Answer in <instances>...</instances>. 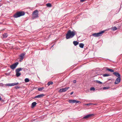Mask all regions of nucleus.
Segmentation results:
<instances>
[{
	"instance_id": "nucleus-3",
	"label": "nucleus",
	"mask_w": 122,
	"mask_h": 122,
	"mask_svg": "<svg viewBox=\"0 0 122 122\" xmlns=\"http://www.w3.org/2000/svg\"><path fill=\"white\" fill-rule=\"evenodd\" d=\"M39 17L38 12L37 10L34 11L32 14V18L34 19Z\"/></svg>"
},
{
	"instance_id": "nucleus-13",
	"label": "nucleus",
	"mask_w": 122,
	"mask_h": 122,
	"mask_svg": "<svg viewBox=\"0 0 122 122\" xmlns=\"http://www.w3.org/2000/svg\"><path fill=\"white\" fill-rule=\"evenodd\" d=\"M25 55V54L24 53L21 54L20 56V59L22 60L24 58V57Z\"/></svg>"
},
{
	"instance_id": "nucleus-35",
	"label": "nucleus",
	"mask_w": 122,
	"mask_h": 122,
	"mask_svg": "<svg viewBox=\"0 0 122 122\" xmlns=\"http://www.w3.org/2000/svg\"><path fill=\"white\" fill-rule=\"evenodd\" d=\"M0 101H2L3 100L2 99V98L1 97H0Z\"/></svg>"
},
{
	"instance_id": "nucleus-4",
	"label": "nucleus",
	"mask_w": 122,
	"mask_h": 122,
	"mask_svg": "<svg viewBox=\"0 0 122 122\" xmlns=\"http://www.w3.org/2000/svg\"><path fill=\"white\" fill-rule=\"evenodd\" d=\"M105 32L104 30L102 31L97 33H95L92 34V36L94 37H98L102 35V34Z\"/></svg>"
},
{
	"instance_id": "nucleus-7",
	"label": "nucleus",
	"mask_w": 122,
	"mask_h": 122,
	"mask_svg": "<svg viewBox=\"0 0 122 122\" xmlns=\"http://www.w3.org/2000/svg\"><path fill=\"white\" fill-rule=\"evenodd\" d=\"M68 102L71 103H81L80 101H77L76 100H69Z\"/></svg>"
},
{
	"instance_id": "nucleus-6",
	"label": "nucleus",
	"mask_w": 122,
	"mask_h": 122,
	"mask_svg": "<svg viewBox=\"0 0 122 122\" xmlns=\"http://www.w3.org/2000/svg\"><path fill=\"white\" fill-rule=\"evenodd\" d=\"M18 64L19 63L18 62H16L11 65L10 67L12 70H14L16 68Z\"/></svg>"
},
{
	"instance_id": "nucleus-32",
	"label": "nucleus",
	"mask_w": 122,
	"mask_h": 122,
	"mask_svg": "<svg viewBox=\"0 0 122 122\" xmlns=\"http://www.w3.org/2000/svg\"><path fill=\"white\" fill-rule=\"evenodd\" d=\"M73 82L74 83H76V80H74L73 81Z\"/></svg>"
},
{
	"instance_id": "nucleus-17",
	"label": "nucleus",
	"mask_w": 122,
	"mask_h": 122,
	"mask_svg": "<svg viewBox=\"0 0 122 122\" xmlns=\"http://www.w3.org/2000/svg\"><path fill=\"white\" fill-rule=\"evenodd\" d=\"M73 44L75 46H76L79 43V42L77 41H74L73 42Z\"/></svg>"
},
{
	"instance_id": "nucleus-29",
	"label": "nucleus",
	"mask_w": 122,
	"mask_h": 122,
	"mask_svg": "<svg viewBox=\"0 0 122 122\" xmlns=\"http://www.w3.org/2000/svg\"><path fill=\"white\" fill-rule=\"evenodd\" d=\"M20 88V87L18 86H16L15 87V88L16 89H18L19 88Z\"/></svg>"
},
{
	"instance_id": "nucleus-23",
	"label": "nucleus",
	"mask_w": 122,
	"mask_h": 122,
	"mask_svg": "<svg viewBox=\"0 0 122 122\" xmlns=\"http://www.w3.org/2000/svg\"><path fill=\"white\" fill-rule=\"evenodd\" d=\"M109 76H110V75L109 74H104L103 75V77H104Z\"/></svg>"
},
{
	"instance_id": "nucleus-34",
	"label": "nucleus",
	"mask_w": 122,
	"mask_h": 122,
	"mask_svg": "<svg viewBox=\"0 0 122 122\" xmlns=\"http://www.w3.org/2000/svg\"><path fill=\"white\" fill-rule=\"evenodd\" d=\"M73 92H71V93H70V95H72V94H73Z\"/></svg>"
},
{
	"instance_id": "nucleus-25",
	"label": "nucleus",
	"mask_w": 122,
	"mask_h": 122,
	"mask_svg": "<svg viewBox=\"0 0 122 122\" xmlns=\"http://www.w3.org/2000/svg\"><path fill=\"white\" fill-rule=\"evenodd\" d=\"M5 86H12L11 83H8L6 84H5Z\"/></svg>"
},
{
	"instance_id": "nucleus-15",
	"label": "nucleus",
	"mask_w": 122,
	"mask_h": 122,
	"mask_svg": "<svg viewBox=\"0 0 122 122\" xmlns=\"http://www.w3.org/2000/svg\"><path fill=\"white\" fill-rule=\"evenodd\" d=\"M37 103H36V102H33L31 104V107H34L36 105Z\"/></svg>"
},
{
	"instance_id": "nucleus-14",
	"label": "nucleus",
	"mask_w": 122,
	"mask_h": 122,
	"mask_svg": "<svg viewBox=\"0 0 122 122\" xmlns=\"http://www.w3.org/2000/svg\"><path fill=\"white\" fill-rule=\"evenodd\" d=\"M105 68L104 67V68ZM105 68L107 70H108L111 72H114V71L113 70L111 69H109L107 67H106Z\"/></svg>"
},
{
	"instance_id": "nucleus-19",
	"label": "nucleus",
	"mask_w": 122,
	"mask_h": 122,
	"mask_svg": "<svg viewBox=\"0 0 122 122\" xmlns=\"http://www.w3.org/2000/svg\"><path fill=\"white\" fill-rule=\"evenodd\" d=\"M19 84V83L18 82H15L13 83H11V85L12 86H14L15 85H18Z\"/></svg>"
},
{
	"instance_id": "nucleus-18",
	"label": "nucleus",
	"mask_w": 122,
	"mask_h": 122,
	"mask_svg": "<svg viewBox=\"0 0 122 122\" xmlns=\"http://www.w3.org/2000/svg\"><path fill=\"white\" fill-rule=\"evenodd\" d=\"M84 45L83 43H81L79 44V46L80 48H83L84 47Z\"/></svg>"
},
{
	"instance_id": "nucleus-5",
	"label": "nucleus",
	"mask_w": 122,
	"mask_h": 122,
	"mask_svg": "<svg viewBox=\"0 0 122 122\" xmlns=\"http://www.w3.org/2000/svg\"><path fill=\"white\" fill-rule=\"evenodd\" d=\"M22 68H18L15 70L16 76L17 77H19L21 75V73L19 72V71L22 70Z\"/></svg>"
},
{
	"instance_id": "nucleus-24",
	"label": "nucleus",
	"mask_w": 122,
	"mask_h": 122,
	"mask_svg": "<svg viewBox=\"0 0 122 122\" xmlns=\"http://www.w3.org/2000/svg\"><path fill=\"white\" fill-rule=\"evenodd\" d=\"M25 82H28L29 81V80L28 78H26L25 80Z\"/></svg>"
},
{
	"instance_id": "nucleus-30",
	"label": "nucleus",
	"mask_w": 122,
	"mask_h": 122,
	"mask_svg": "<svg viewBox=\"0 0 122 122\" xmlns=\"http://www.w3.org/2000/svg\"><path fill=\"white\" fill-rule=\"evenodd\" d=\"M103 89H108V87H103Z\"/></svg>"
},
{
	"instance_id": "nucleus-26",
	"label": "nucleus",
	"mask_w": 122,
	"mask_h": 122,
	"mask_svg": "<svg viewBox=\"0 0 122 122\" xmlns=\"http://www.w3.org/2000/svg\"><path fill=\"white\" fill-rule=\"evenodd\" d=\"M112 28L114 31L116 30L117 29V28L115 26H114L113 27H112Z\"/></svg>"
},
{
	"instance_id": "nucleus-27",
	"label": "nucleus",
	"mask_w": 122,
	"mask_h": 122,
	"mask_svg": "<svg viewBox=\"0 0 122 122\" xmlns=\"http://www.w3.org/2000/svg\"><path fill=\"white\" fill-rule=\"evenodd\" d=\"M96 81L97 83L99 84H102V82L100 81Z\"/></svg>"
},
{
	"instance_id": "nucleus-11",
	"label": "nucleus",
	"mask_w": 122,
	"mask_h": 122,
	"mask_svg": "<svg viewBox=\"0 0 122 122\" xmlns=\"http://www.w3.org/2000/svg\"><path fill=\"white\" fill-rule=\"evenodd\" d=\"M44 96V94H41L35 96L34 97V98L35 99L36 98H41Z\"/></svg>"
},
{
	"instance_id": "nucleus-22",
	"label": "nucleus",
	"mask_w": 122,
	"mask_h": 122,
	"mask_svg": "<svg viewBox=\"0 0 122 122\" xmlns=\"http://www.w3.org/2000/svg\"><path fill=\"white\" fill-rule=\"evenodd\" d=\"M46 5L47 7H51L52 6L51 4L50 3H48Z\"/></svg>"
},
{
	"instance_id": "nucleus-1",
	"label": "nucleus",
	"mask_w": 122,
	"mask_h": 122,
	"mask_svg": "<svg viewBox=\"0 0 122 122\" xmlns=\"http://www.w3.org/2000/svg\"><path fill=\"white\" fill-rule=\"evenodd\" d=\"M76 34V31H71L70 30H68L66 35V39H68L73 37Z\"/></svg>"
},
{
	"instance_id": "nucleus-21",
	"label": "nucleus",
	"mask_w": 122,
	"mask_h": 122,
	"mask_svg": "<svg viewBox=\"0 0 122 122\" xmlns=\"http://www.w3.org/2000/svg\"><path fill=\"white\" fill-rule=\"evenodd\" d=\"M53 84V82L52 81H50L48 82L47 85L48 86H49L50 85H52Z\"/></svg>"
},
{
	"instance_id": "nucleus-16",
	"label": "nucleus",
	"mask_w": 122,
	"mask_h": 122,
	"mask_svg": "<svg viewBox=\"0 0 122 122\" xmlns=\"http://www.w3.org/2000/svg\"><path fill=\"white\" fill-rule=\"evenodd\" d=\"M3 36L4 38H5L8 37V35L7 33H5L3 35Z\"/></svg>"
},
{
	"instance_id": "nucleus-2",
	"label": "nucleus",
	"mask_w": 122,
	"mask_h": 122,
	"mask_svg": "<svg viewBox=\"0 0 122 122\" xmlns=\"http://www.w3.org/2000/svg\"><path fill=\"white\" fill-rule=\"evenodd\" d=\"M25 14V12L23 11H18L13 15V17L14 18H17L21 16L24 15Z\"/></svg>"
},
{
	"instance_id": "nucleus-20",
	"label": "nucleus",
	"mask_w": 122,
	"mask_h": 122,
	"mask_svg": "<svg viewBox=\"0 0 122 122\" xmlns=\"http://www.w3.org/2000/svg\"><path fill=\"white\" fill-rule=\"evenodd\" d=\"M44 88V87L39 88H38V90L40 91H41Z\"/></svg>"
},
{
	"instance_id": "nucleus-8",
	"label": "nucleus",
	"mask_w": 122,
	"mask_h": 122,
	"mask_svg": "<svg viewBox=\"0 0 122 122\" xmlns=\"http://www.w3.org/2000/svg\"><path fill=\"white\" fill-rule=\"evenodd\" d=\"M94 115L93 114H89L84 116V117H83V119H87L89 117L93 116H94Z\"/></svg>"
},
{
	"instance_id": "nucleus-36",
	"label": "nucleus",
	"mask_w": 122,
	"mask_h": 122,
	"mask_svg": "<svg viewBox=\"0 0 122 122\" xmlns=\"http://www.w3.org/2000/svg\"><path fill=\"white\" fill-rule=\"evenodd\" d=\"M54 45H52L51 47V48H52V47H53Z\"/></svg>"
},
{
	"instance_id": "nucleus-12",
	"label": "nucleus",
	"mask_w": 122,
	"mask_h": 122,
	"mask_svg": "<svg viewBox=\"0 0 122 122\" xmlns=\"http://www.w3.org/2000/svg\"><path fill=\"white\" fill-rule=\"evenodd\" d=\"M113 74L115 75L116 76L118 77H120V74L118 72H114L113 73Z\"/></svg>"
},
{
	"instance_id": "nucleus-33",
	"label": "nucleus",
	"mask_w": 122,
	"mask_h": 122,
	"mask_svg": "<svg viewBox=\"0 0 122 122\" xmlns=\"http://www.w3.org/2000/svg\"><path fill=\"white\" fill-rule=\"evenodd\" d=\"M85 0H80V1L81 2H83Z\"/></svg>"
},
{
	"instance_id": "nucleus-28",
	"label": "nucleus",
	"mask_w": 122,
	"mask_h": 122,
	"mask_svg": "<svg viewBox=\"0 0 122 122\" xmlns=\"http://www.w3.org/2000/svg\"><path fill=\"white\" fill-rule=\"evenodd\" d=\"M95 90V89L94 88V87H92L90 88V90H93L94 91Z\"/></svg>"
},
{
	"instance_id": "nucleus-10",
	"label": "nucleus",
	"mask_w": 122,
	"mask_h": 122,
	"mask_svg": "<svg viewBox=\"0 0 122 122\" xmlns=\"http://www.w3.org/2000/svg\"><path fill=\"white\" fill-rule=\"evenodd\" d=\"M69 88V87H65L64 88L60 89L59 91L61 92H65Z\"/></svg>"
},
{
	"instance_id": "nucleus-31",
	"label": "nucleus",
	"mask_w": 122,
	"mask_h": 122,
	"mask_svg": "<svg viewBox=\"0 0 122 122\" xmlns=\"http://www.w3.org/2000/svg\"><path fill=\"white\" fill-rule=\"evenodd\" d=\"M92 103H88V104H86V105H92Z\"/></svg>"
},
{
	"instance_id": "nucleus-9",
	"label": "nucleus",
	"mask_w": 122,
	"mask_h": 122,
	"mask_svg": "<svg viewBox=\"0 0 122 122\" xmlns=\"http://www.w3.org/2000/svg\"><path fill=\"white\" fill-rule=\"evenodd\" d=\"M121 80V77H118L116 80L115 82V84H118L119 83Z\"/></svg>"
}]
</instances>
